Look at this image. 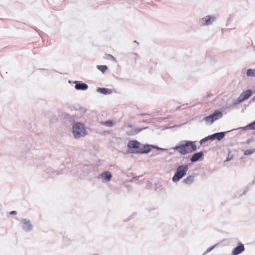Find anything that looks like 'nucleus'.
Returning <instances> with one entry per match:
<instances>
[{
  "instance_id": "nucleus-15",
  "label": "nucleus",
  "mask_w": 255,
  "mask_h": 255,
  "mask_svg": "<svg viewBox=\"0 0 255 255\" xmlns=\"http://www.w3.org/2000/svg\"><path fill=\"white\" fill-rule=\"evenodd\" d=\"M100 176L104 181L107 182L109 181L112 177L111 173L109 171H105Z\"/></svg>"
},
{
  "instance_id": "nucleus-3",
  "label": "nucleus",
  "mask_w": 255,
  "mask_h": 255,
  "mask_svg": "<svg viewBox=\"0 0 255 255\" xmlns=\"http://www.w3.org/2000/svg\"><path fill=\"white\" fill-rule=\"evenodd\" d=\"M72 132L75 138H81L87 134L84 125L79 122L73 125Z\"/></svg>"
},
{
  "instance_id": "nucleus-20",
  "label": "nucleus",
  "mask_w": 255,
  "mask_h": 255,
  "mask_svg": "<svg viewBox=\"0 0 255 255\" xmlns=\"http://www.w3.org/2000/svg\"><path fill=\"white\" fill-rule=\"evenodd\" d=\"M63 242L65 246H68L71 244V240L67 237H63Z\"/></svg>"
},
{
  "instance_id": "nucleus-21",
  "label": "nucleus",
  "mask_w": 255,
  "mask_h": 255,
  "mask_svg": "<svg viewBox=\"0 0 255 255\" xmlns=\"http://www.w3.org/2000/svg\"><path fill=\"white\" fill-rule=\"evenodd\" d=\"M64 173V170L62 169V170H59V171H58V170H56V171H54L52 172V176L53 177H55L56 176H58L60 174H63Z\"/></svg>"
},
{
  "instance_id": "nucleus-36",
  "label": "nucleus",
  "mask_w": 255,
  "mask_h": 255,
  "mask_svg": "<svg viewBox=\"0 0 255 255\" xmlns=\"http://www.w3.org/2000/svg\"><path fill=\"white\" fill-rule=\"evenodd\" d=\"M250 139H248V140H247V141H246V142H247V143H250Z\"/></svg>"
},
{
  "instance_id": "nucleus-10",
  "label": "nucleus",
  "mask_w": 255,
  "mask_h": 255,
  "mask_svg": "<svg viewBox=\"0 0 255 255\" xmlns=\"http://www.w3.org/2000/svg\"><path fill=\"white\" fill-rule=\"evenodd\" d=\"M252 92L251 90H247L245 91H244L242 93H241L239 98L241 100L242 102H244L245 100L248 99L251 96Z\"/></svg>"
},
{
  "instance_id": "nucleus-2",
  "label": "nucleus",
  "mask_w": 255,
  "mask_h": 255,
  "mask_svg": "<svg viewBox=\"0 0 255 255\" xmlns=\"http://www.w3.org/2000/svg\"><path fill=\"white\" fill-rule=\"evenodd\" d=\"M223 116L222 112L217 110L215 111L212 114L200 119L199 122L201 123L204 122L207 126L211 125L214 122L221 119Z\"/></svg>"
},
{
  "instance_id": "nucleus-13",
  "label": "nucleus",
  "mask_w": 255,
  "mask_h": 255,
  "mask_svg": "<svg viewBox=\"0 0 255 255\" xmlns=\"http://www.w3.org/2000/svg\"><path fill=\"white\" fill-rule=\"evenodd\" d=\"M203 155L204 153L203 151L195 153L192 156L190 160L192 162H196L198 161Z\"/></svg>"
},
{
  "instance_id": "nucleus-35",
  "label": "nucleus",
  "mask_w": 255,
  "mask_h": 255,
  "mask_svg": "<svg viewBox=\"0 0 255 255\" xmlns=\"http://www.w3.org/2000/svg\"><path fill=\"white\" fill-rule=\"evenodd\" d=\"M255 102V96L250 101V103L251 102Z\"/></svg>"
},
{
  "instance_id": "nucleus-16",
  "label": "nucleus",
  "mask_w": 255,
  "mask_h": 255,
  "mask_svg": "<svg viewBox=\"0 0 255 255\" xmlns=\"http://www.w3.org/2000/svg\"><path fill=\"white\" fill-rule=\"evenodd\" d=\"M97 92L101 93L104 95H107L111 94L112 93V91L111 89H107L105 88H98L97 89Z\"/></svg>"
},
{
  "instance_id": "nucleus-24",
  "label": "nucleus",
  "mask_w": 255,
  "mask_h": 255,
  "mask_svg": "<svg viewBox=\"0 0 255 255\" xmlns=\"http://www.w3.org/2000/svg\"><path fill=\"white\" fill-rule=\"evenodd\" d=\"M209 140H210V135H208V136L202 139L201 140H200V144H203L204 143L207 142V141H208Z\"/></svg>"
},
{
  "instance_id": "nucleus-6",
  "label": "nucleus",
  "mask_w": 255,
  "mask_h": 255,
  "mask_svg": "<svg viewBox=\"0 0 255 255\" xmlns=\"http://www.w3.org/2000/svg\"><path fill=\"white\" fill-rule=\"evenodd\" d=\"M20 221V226L25 232H30L33 230V226L30 220L22 219Z\"/></svg>"
},
{
  "instance_id": "nucleus-19",
  "label": "nucleus",
  "mask_w": 255,
  "mask_h": 255,
  "mask_svg": "<svg viewBox=\"0 0 255 255\" xmlns=\"http://www.w3.org/2000/svg\"><path fill=\"white\" fill-rule=\"evenodd\" d=\"M247 75L251 77H255V69H249L247 71Z\"/></svg>"
},
{
  "instance_id": "nucleus-14",
  "label": "nucleus",
  "mask_w": 255,
  "mask_h": 255,
  "mask_svg": "<svg viewBox=\"0 0 255 255\" xmlns=\"http://www.w3.org/2000/svg\"><path fill=\"white\" fill-rule=\"evenodd\" d=\"M248 129H252V130L255 129V121L254 122L248 125L247 126H246L245 127L239 128L236 129H235V130L240 129L242 131H244V130H247Z\"/></svg>"
},
{
  "instance_id": "nucleus-11",
  "label": "nucleus",
  "mask_w": 255,
  "mask_h": 255,
  "mask_svg": "<svg viewBox=\"0 0 255 255\" xmlns=\"http://www.w3.org/2000/svg\"><path fill=\"white\" fill-rule=\"evenodd\" d=\"M140 143L137 140H133L129 141L128 143V147L129 148H135L138 149L140 148Z\"/></svg>"
},
{
  "instance_id": "nucleus-27",
  "label": "nucleus",
  "mask_w": 255,
  "mask_h": 255,
  "mask_svg": "<svg viewBox=\"0 0 255 255\" xmlns=\"http://www.w3.org/2000/svg\"><path fill=\"white\" fill-rule=\"evenodd\" d=\"M151 147L152 148L157 149L158 150H162V151H168V150H169L168 149H166V148H161V147H159L155 146H154V145H151Z\"/></svg>"
},
{
  "instance_id": "nucleus-26",
  "label": "nucleus",
  "mask_w": 255,
  "mask_h": 255,
  "mask_svg": "<svg viewBox=\"0 0 255 255\" xmlns=\"http://www.w3.org/2000/svg\"><path fill=\"white\" fill-rule=\"evenodd\" d=\"M241 100L238 97L237 99L234 100L233 101V105H237L241 103H242Z\"/></svg>"
},
{
  "instance_id": "nucleus-34",
  "label": "nucleus",
  "mask_w": 255,
  "mask_h": 255,
  "mask_svg": "<svg viewBox=\"0 0 255 255\" xmlns=\"http://www.w3.org/2000/svg\"><path fill=\"white\" fill-rule=\"evenodd\" d=\"M69 116V114H66V113H65V114H63V116L64 118H67V117H68Z\"/></svg>"
},
{
  "instance_id": "nucleus-4",
  "label": "nucleus",
  "mask_w": 255,
  "mask_h": 255,
  "mask_svg": "<svg viewBox=\"0 0 255 255\" xmlns=\"http://www.w3.org/2000/svg\"><path fill=\"white\" fill-rule=\"evenodd\" d=\"M188 170V166L186 164L179 166L172 178V181L176 182L179 181L186 175Z\"/></svg>"
},
{
  "instance_id": "nucleus-25",
  "label": "nucleus",
  "mask_w": 255,
  "mask_h": 255,
  "mask_svg": "<svg viewBox=\"0 0 255 255\" xmlns=\"http://www.w3.org/2000/svg\"><path fill=\"white\" fill-rule=\"evenodd\" d=\"M219 245V244H215V245L212 246L210 248H209L206 251L205 253L204 254V255L205 254H207L210 252H211L212 250H213L215 248H216V247H217Z\"/></svg>"
},
{
  "instance_id": "nucleus-23",
  "label": "nucleus",
  "mask_w": 255,
  "mask_h": 255,
  "mask_svg": "<svg viewBox=\"0 0 255 255\" xmlns=\"http://www.w3.org/2000/svg\"><path fill=\"white\" fill-rule=\"evenodd\" d=\"M98 69L103 73L105 72L108 69L106 65H99L97 66Z\"/></svg>"
},
{
  "instance_id": "nucleus-39",
  "label": "nucleus",
  "mask_w": 255,
  "mask_h": 255,
  "mask_svg": "<svg viewBox=\"0 0 255 255\" xmlns=\"http://www.w3.org/2000/svg\"><path fill=\"white\" fill-rule=\"evenodd\" d=\"M254 134H255V132H254Z\"/></svg>"
},
{
  "instance_id": "nucleus-28",
  "label": "nucleus",
  "mask_w": 255,
  "mask_h": 255,
  "mask_svg": "<svg viewBox=\"0 0 255 255\" xmlns=\"http://www.w3.org/2000/svg\"><path fill=\"white\" fill-rule=\"evenodd\" d=\"M147 127L144 128H137L134 131V134H136L141 131L142 130L147 128Z\"/></svg>"
},
{
  "instance_id": "nucleus-37",
  "label": "nucleus",
  "mask_w": 255,
  "mask_h": 255,
  "mask_svg": "<svg viewBox=\"0 0 255 255\" xmlns=\"http://www.w3.org/2000/svg\"><path fill=\"white\" fill-rule=\"evenodd\" d=\"M134 42L135 43H138L136 42V40H135Z\"/></svg>"
},
{
  "instance_id": "nucleus-1",
  "label": "nucleus",
  "mask_w": 255,
  "mask_h": 255,
  "mask_svg": "<svg viewBox=\"0 0 255 255\" xmlns=\"http://www.w3.org/2000/svg\"><path fill=\"white\" fill-rule=\"evenodd\" d=\"M195 143L196 141L182 140L178 145L174 147V149H176V151L181 155H185L196 150L197 147Z\"/></svg>"
},
{
  "instance_id": "nucleus-17",
  "label": "nucleus",
  "mask_w": 255,
  "mask_h": 255,
  "mask_svg": "<svg viewBox=\"0 0 255 255\" xmlns=\"http://www.w3.org/2000/svg\"><path fill=\"white\" fill-rule=\"evenodd\" d=\"M194 180V176L193 175H190L187 178L184 179L183 182L187 185H191Z\"/></svg>"
},
{
  "instance_id": "nucleus-5",
  "label": "nucleus",
  "mask_w": 255,
  "mask_h": 255,
  "mask_svg": "<svg viewBox=\"0 0 255 255\" xmlns=\"http://www.w3.org/2000/svg\"><path fill=\"white\" fill-rule=\"evenodd\" d=\"M217 17L216 15H207L198 20V23L201 27L208 26L212 25L216 21Z\"/></svg>"
},
{
  "instance_id": "nucleus-29",
  "label": "nucleus",
  "mask_w": 255,
  "mask_h": 255,
  "mask_svg": "<svg viewBox=\"0 0 255 255\" xmlns=\"http://www.w3.org/2000/svg\"><path fill=\"white\" fill-rule=\"evenodd\" d=\"M176 150V149H174V147H173L169 150L168 153L170 155H173L175 153Z\"/></svg>"
},
{
  "instance_id": "nucleus-8",
  "label": "nucleus",
  "mask_w": 255,
  "mask_h": 255,
  "mask_svg": "<svg viewBox=\"0 0 255 255\" xmlns=\"http://www.w3.org/2000/svg\"><path fill=\"white\" fill-rule=\"evenodd\" d=\"M233 130L234 129H233ZM231 131H232V130H231ZM230 131H231V130L226 132H216L213 134L209 135L210 137V140H214L215 139H217L218 140H221L222 139L224 138L226 134V133Z\"/></svg>"
},
{
  "instance_id": "nucleus-22",
  "label": "nucleus",
  "mask_w": 255,
  "mask_h": 255,
  "mask_svg": "<svg viewBox=\"0 0 255 255\" xmlns=\"http://www.w3.org/2000/svg\"><path fill=\"white\" fill-rule=\"evenodd\" d=\"M255 151V148L249 149L246 150L244 151V154L245 155H250V154L253 153Z\"/></svg>"
},
{
  "instance_id": "nucleus-18",
  "label": "nucleus",
  "mask_w": 255,
  "mask_h": 255,
  "mask_svg": "<svg viewBox=\"0 0 255 255\" xmlns=\"http://www.w3.org/2000/svg\"><path fill=\"white\" fill-rule=\"evenodd\" d=\"M100 125L107 127H112L114 126V123L112 121H107L106 122H100Z\"/></svg>"
},
{
  "instance_id": "nucleus-9",
  "label": "nucleus",
  "mask_w": 255,
  "mask_h": 255,
  "mask_svg": "<svg viewBox=\"0 0 255 255\" xmlns=\"http://www.w3.org/2000/svg\"><path fill=\"white\" fill-rule=\"evenodd\" d=\"M74 83L75 84V88L77 90L85 91L88 88V86L87 84L80 81H75L74 82Z\"/></svg>"
},
{
  "instance_id": "nucleus-32",
  "label": "nucleus",
  "mask_w": 255,
  "mask_h": 255,
  "mask_svg": "<svg viewBox=\"0 0 255 255\" xmlns=\"http://www.w3.org/2000/svg\"><path fill=\"white\" fill-rule=\"evenodd\" d=\"M249 187H248V186H247V187L246 188V189H244V191H243V193L242 194V195H243V194H246V192L249 190Z\"/></svg>"
},
{
  "instance_id": "nucleus-7",
  "label": "nucleus",
  "mask_w": 255,
  "mask_h": 255,
  "mask_svg": "<svg viewBox=\"0 0 255 255\" xmlns=\"http://www.w3.org/2000/svg\"><path fill=\"white\" fill-rule=\"evenodd\" d=\"M151 145L149 144H141L140 143V148L138 149L132 150L131 153H148L151 151L150 146Z\"/></svg>"
},
{
  "instance_id": "nucleus-30",
  "label": "nucleus",
  "mask_w": 255,
  "mask_h": 255,
  "mask_svg": "<svg viewBox=\"0 0 255 255\" xmlns=\"http://www.w3.org/2000/svg\"><path fill=\"white\" fill-rule=\"evenodd\" d=\"M109 56L110 57L111 60H112L114 62H117L116 58L115 57H114L113 56H112L111 55H109Z\"/></svg>"
},
{
  "instance_id": "nucleus-12",
  "label": "nucleus",
  "mask_w": 255,
  "mask_h": 255,
  "mask_svg": "<svg viewBox=\"0 0 255 255\" xmlns=\"http://www.w3.org/2000/svg\"><path fill=\"white\" fill-rule=\"evenodd\" d=\"M245 250L244 246L243 244H240L232 251L233 255H238Z\"/></svg>"
},
{
  "instance_id": "nucleus-31",
  "label": "nucleus",
  "mask_w": 255,
  "mask_h": 255,
  "mask_svg": "<svg viewBox=\"0 0 255 255\" xmlns=\"http://www.w3.org/2000/svg\"><path fill=\"white\" fill-rule=\"evenodd\" d=\"M233 158V155H231V156H230V155H229L227 157V158H226V159L225 160V161L226 162H227V161H229L230 160H231Z\"/></svg>"
},
{
  "instance_id": "nucleus-38",
  "label": "nucleus",
  "mask_w": 255,
  "mask_h": 255,
  "mask_svg": "<svg viewBox=\"0 0 255 255\" xmlns=\"http://www.w3.org/2000/svg\"><path fill=\"white\" fill-rule=\"evenodd\" d=\"M94 255H98V254H94Z\"/></svg>"
},
{
  "instance_id": "nucleus-33",
  "label": "nucleus",
  "mask_w": 255,
  "mask_h": 255,
  "mask_svg": "<svg viewBox=\"0 0 255 255\" xmlns=\"http://www.w3.org/2000/svg\"><path fill=\"white\" fill-rule=\"evenodd\" d=\"M16 212L15 211H11L9 214L10 215H15V214H16Z\"/></svg>"
}]
</instances>
